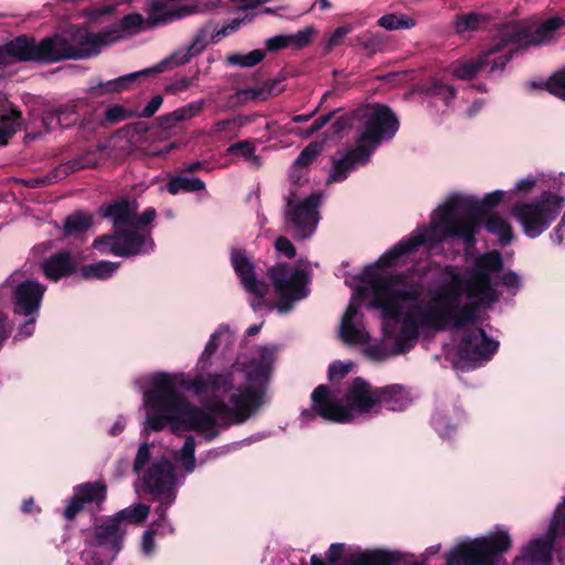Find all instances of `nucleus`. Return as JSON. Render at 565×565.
I'll list each match as a JSON object with an SVG mask.
<instances>
[{
  "label": "nucleus",
  "mask_w": 565,
  "mask_h": 565,
  "mask_svg": "<svg viewBox=\"0 0 565 565\" xmlns=\"http://www.w3.org/2000/svg\"><path fill=\"white\" fill-rule=\"evenodd\" d=\"M322 201L320 192H312L309 195L291 189L287 196L285 212L286 224L296 238H309L316 231L320 216L319 206Z\"/></svg>",
  "instance_id": "obj_15"
},
{
  "label": "nucleus",
  "mask_w": 565,
  "mask_h": 565,
  "mask_svg": "<svg viewBox=\"0 0 565 565\" xmlns=\"http://www.w3.org/2000/svg\"><path fill=\"white\" fill-rule=\"evenodd\" d=\"M247 121H248V119L246 117H242V116L221 120V121L215 122L210 128L209 134L211 136H218V135L224 134L228 137H234V136H237L238 130L244 125H246Z\"/></svg>",
  "instance_id": "obj_38"
},
{
  "label": "nucleus",
  "mask_w": 565,
  "mask_h": 565,
  "mask_svg": "<svg viewBox=\"0 0 565 565\" xmlns=\"http://www.w3.org/2000/svg\"><path fill=\"white\" fill-rule=\"evenodd\" d=\"M238 95H239V98L244 102L255 100V99L265 100L264 93L262 92L260 86L243 89L238 93Z\"/></svg>",
  "instance_id": "obj_59"
},
{
  "label": "nucleus",
  "mask_w": 565,
  "mask_h": 565,
  "mask_svg": "<svg viewBox=\"0 0 565 565\" xmlns=\"http://www.w3.org/2000/svg\"><path fill=\"white\" fill-rule=\"evenodd\" d=\"M20 61L45 62L43 42H35L26 36H20L0 46V66Z\"/></svg>",
  "instance_id": "obj_20"
},
{
  "label": "nucleus",
  "mask_w": 565,
  "mask_h": 565,
  "mask_svg": "<svg viewBox=\"0 0 565 565\" xmlns=\"http://www.w3.org/2000/svg\"><path fill=\"white\" fill-rule=\"evenodd\" d=\"M381 391V409L386 408L392 412H401L406 409L413 403V395L402 385H388L380 387Z\"/></svg>",
  "instance_id": "obj_27"
},
{
  "label": "nucleus",
  "mask_w": 565,
  "mask_h": 565,
  "mask_svg": "<svg viewBox=\"0 0 565 565\" xmlns=\"http://www.w3.org/2000/svg\"><path fill=\"white\" fill-rule=\"evenodd\" d=\"M377 24L387 31L405 30L415 26L416 20L413 17L402 13H388L381 17Z\"/></svg>",
  "instance_id": "obj_37"
},
{
  "label": "nucleus",
  "mask_w": 565,
  "mask_h": 565,
  "mask_svg": "<svg viewBox=\"0 0 565 565\" xmlns=\"http://www.w3.org/2000/svg\"><path fill=\"white\" fill-rule=\"evenodd\" d=\"M134 471L145 491L159 501L156 513L164 516L177 499V489L183 483L184 475L179 473L170 455L156 443L139 445L134 459Z\"/></svg>",
  "instance_id": "obj_8"
},
{
  "label": "nucleus",
  "mask_w": 565,
  "mask_h": 565,
  "mask_svg": "<svg viewBox=\"0 0 565 565\" xmlns=\"http://www.w3.org/2000/svg\"><path fill=\"white\" fill-rule=\"evenodd\" d=\"M513 547L510 529L498 524L486 534L463 540L446 555V565H503Z\"/></svg>",
  "instance_id": "obj_10"
},
{
  "label": "nucleus",
  "mask_w": 565,
  "mask_h": 565,
  "mask_svg": "<svg viewBox=\"0 0 565 565\" xmlns=\"http://www.w3.org/2000/svg\"><path fill=\"white\" fill-rule=\"evenodd\" d=\"M196 81V76H180L164 87L167 94H179L188 90Z\"/></svg>",
  "instance_id": "obj_49"
},
{
  "label": "nucleus",
  "mask_w": 565,
  "mask_h": 565,
  "mask_svg": "<svg viewBox=\"0 0 565 565\" xmlns=\"http://www.w3.org/2000/svg\"><path fill=\"white\" fill-rule=\"evenodd\" d=\"M92 226V215L77 212L70 215L64 223V232L68 236L78 235Z\"/></svg>",
  "instance_id": "obj_39"
},
{
  "label": "nucleus",
  "mask_w": 565,
  "mask_h": 565,
  "mask_svg": "<svg viewBox=\"0 0 565 565\" xmlns=\"http://www.w3.org/2000/svg\"><path fill=\"white\" fill-rule=\"evenodd\" d=\"M275 249L278 253H280L289 258L294 257L296 254V249H295L294 245L291 244V242L289 239H287L285 237H278L276 239Z\"/></svg>",
  "instance_id": "obj_56"
},
{
  "label": "nucleus",
  "mask_w": 565,
  "mask_h": 565,
  "mask_svg": "<svg viewBox=\"0 0 565 565\" xmlns=\"http://www.w3.org/2000/svg\"><path fill=\"white\" fill-rule=\"evenodd\" d=\"M373 264L364 267L362 273L354 278L353 292L350 302L341 317L339 337L350 347L364 345L370 342L371 335L364 327L361 305L367 302L372 307L373 286L366 279V271Z\"/></svg>",
  "instance_id": "obj_13"
},
{
  "label": "nucleus",
  "mask_w": 565,
  "mask_h": 565,
  "mask_svg": "<svg viewBox=\"0 0 565 565\" xmlns=\"http://www.w3.org/2000/svg\"><path fill=\"white\" fill-rule=\"evenodd\" d=\"M514 44H518V42L511 39V36H503L501 29L493 43L483 53L489 54L491 52L489 62L486 64V70H488L489 74L494 75L503 71L511 58L512 45Z\"/></svg>",
  "instance_id": "obj_22"
},
{
  "label": "nucleus",
  "mask_w": 565,
  "mask_h": 565,
  "mask_svg": "<svg viewBox=\"0 0 565 565\" xmlns=\"http://www.w3.org/2000/svg\"><path fill=\"white\" fill-rule=\"evenodd\" d=\"M150 23L147 17L140 13H129L125 15L118 24H114L107 28L110 42L116 43L126 38L139 34L147 30H151Z\"/></svg>",
  "instance_id": "obj_23"
},
{
  "label": "nucleus",
  "mask_w": 565,
  "mask_h": 565,
  "mask_svg": "<svg viewBox=\"0 0 565 565\" xmlns=\"http://www.w3.org/2000/svg\"><path fill=\"white\" fill-rule=\"evenodd\" d=\"M353 127L354 145L332 159L328 184L342 182L352 171L365 166L377 147L395 136L399 121L388 107L372 104L354 113Z\"/></svg>",
  "instance_id": "obj_5"
},
{
  "label": "nucleus",
  "mask_w": 565,
  "mask_h": 565,
  "mask_svg": "<svg viewBox=\"0 0 565 565\" xmlns=\"http://www.w3.org/2000/svg\"><path fill=\"white\" fill-rule=\"evenodd\" d=\"M320 151L321 146L318 143H310L301 151L290 169L289 178L292 186L299 185L302 180H306L308 167L313 162Z\"/></svg>",
  "instance_id": "obj_28"
},
{
  "label": "nucleus",
  "mask_w": 565,
  "mask_h": 565,
  "mask_svg": "<svg viewBox=\"0 0 565 565\" xmlns=\"http://www.w3.org/2000/svg\"><path fill=\"white\" fill-rule=\"evenodd\" d=\"M550 524L552 533H561L562 535H565V497L555 507Z\"/></svg>",
  "instance_id": "obj_46"
},
{
  "label": "nucleus",
  "mask_w": 565,
  "mask_h": 565,
  "mask_svg": "<svg viewBox=\"0 0 565 565\" xmlns=\"http://www.w3.org/2000/svg\"><path fill=\"white\" fill-rule=\"evenodd\" d=\"M483 106H484L483 99L475 100L467 110L468 116L472 117V116L477 115L482 109Z\"/></svg>",
  "instance_id": "obj_64"
},
{
  "label": "nucleus",
  "mask_w": 565,
  "mask_h": 565,
  "mask_svg": "<svg viewBox=\"0 0 565 565\" xmlns=\"http://www.w3.org/2000/svg\"><path fill=\"white\" fill-rule=\"evenodd\" d=\"M232 340L230 327L220 326L201 352L192 379L184 372L156 371L135 381L142 395L145 430L169 427L173 434L193 430L211 439L220 426L244 423L265 404L275 345L242 353L230 369L204 377L218 345Z\"/></svg>",
  "instance_id": "obj_1"
},
{
  "label": "nucleus",
  "mask_w": 565,
  "mask_h": 565,
  "mask_svg": "<svg viewBox=\"0 0 565 565\" xmlns=\"http://www.w3.org/2000/svg\"><path fill=\"white\" fill-rule=\"evenodd\" d=\"M265 57L263 50H253L246 54L233 53L226 56V62L231 66L253 67L260 63Z\"/></svg>",
  "instance_id": "obj_40"
},
{
  "label": "nucleus",
  "mask_w": 565,
  "mask_h": 565,
  "mask_svg": "<svg viewBox=\"0 0 565 565\" xmlns=\"http://www.w3.org/2000/svg\"><path fill=\"white\" fill-rule=\"evenodd\" d=\"M227 153L239 154L245 161L254 167L260 164L258 156L255 153V148L249 141H239L227 148Z\"/></svg>",
  "instance_id": "obj_43"
},
{
  "label": "nucleus",
  "mask_w": 565,
  "mask_h": 565,
  "mask_svg": "<svg viewBox=\"0 0 565 565\" xmlns=\"http://www.w3.org/2000/svg\"><path fill=\"white\" fill-rule=\"evenodd\" d=\"M502 285L512 294H516L522 285L521 277L514 271H508L501 277Z\"/></svg>",
  "instance_id": "obj_52"
},
{
  "label": "nucleus",
  "mask_w": 565,
  "mask_h": 565,
  "mask_svg": "<svg viewBox=\"0 0 565 565\" xmlns=\"http://www.w3.org/2000/svg\"><path fill=\"white\" fill-rule=\"evenodd\" d=\"M119 264L108 260H100L94 264L85 265L81 268V275L84 279H108L118 269Z\"/></svg>",
  "instance_id": "obj_34"
},
{
  "label": "nucleus",
  "mask_w": 565,
  "mask_h": 565,
  "mask_svg": "<svg viewBox=\"0 0 565 565\" xmlns=\"http://www.w3.org/2000/svg\"><path fill=\"white\" fill-rule=\"evenodd\" d=\"M459 423L455 422L450 415L436 413L433 416L434 429L441 438H450L457 430Z\"/></svg>",
  "instance_id": "obj_42"
},
{
  "label": "nucleus",
  "mask_w": 565,
  "mask_h": 565,
  "mask_svg": "<svg viewBox=\"0 0 565 565\" xmlns=\"http://www.w3.org/2000/svg\"><path fill=\"white\" fill-rule=\"evenodd\" d=\"M386 250L366 271V279L373 286L372 307L380 312L382 320V342L362 348V353L373 362L408 352L420 334L427 335L426 327H434L441 319L425 317L422 275L412 268L405 273L391 274L388 270L405 265L409 257L395 264L386 257Z\"/></svg>",
  "instance_id": "obj_4"
},
{
  "label": "nucleus",
  "mask_w": 565,
  "mask_h": 565,
  "mask_svg": "<svg viewBox=\"0 0 565 565\" xmlns=\"http://www.w3.org/2000/svg\"><path fill=\"white\" fill-rule=\"evenodd\" d=\"M502 267L499 252L484 253L465 265L440 266L427 289L425 317L441 319L437 326L426 327L427 335L451 331L462 364L477 366L498 351L499 342L486 333L482 323L500 298L497 277Z\"/></svg>",
  "instance_id": "obj_3"
},
{
  "label": "nucleus",
  "mask_w": 565,
  "mask_h": 565,
  "mask_svg": "<svg viewBox=\"0 0 565 565\" xmlns=\"http://www.w3.org/2000/svg\"><path fill=\"white\" fill-rule=\"evenodd\" d=\"M174 531L172 524L164 516L158 515V520L146 530L141 537V553L146 557H151L157 551L154 535L172 534Z\"/></svg>",
  "instance_id": "obj_29"
},
{
  "label": "nucleus",
  "mask_w": 565,
  "mask_h": 565,
  "mask_svg": "<svg viewBox=\"0 0 565 565\" xmlns=\"http://www.w3.org/2000/svg\"><path fill=\"white\" fill-rule=\"evenodd\" d=\"M126 427V420L122 417L116 419V422L111 425L108 433L111 436H117L124 431Z\"/></svg>",
  "instance_id": "obj_62"
},
{
  "label": "nucleus",
  "mask_w": 565,
  "mask_h": 565,
  "mask_svg": "<svg viewBox=\"0 0 565 565\" xmlns=\"http://www.w3.org/2000/svg\"><path fill=\"white\" fill-rule=\"evenodd\" d=\"M545 89L565 100V67L555 72L545 83Z\"/></svg>",
  "instance_id": "obj_44"
},
{
  "label": "nucleus",
  "mask_w": 565,
  "mask_h": 565,
  "mask_svg": "<svg viewBox=\"0 0 565 565\" xmlns=\"http://www.w3.org/2000/svg\"><path fill=\"white\" fill-rule=\"evenodd\" d=\"M328 564L317 555L311 556V565H394L401 554L387 550H362L342 543L331 544L327 552Z\"/></svg>",
  "instance_id": "obj_16"
},
{
  "label": "nucleus",
  "mask_w": 565,
  "mask_h": 565,
  "mask_svg": "<svg viewBox=\"0 0 565 565\" xmlns=\"http://www.w3.org/2000/svg\"><path fill=\"white\" fill-rule=\"evenodd\" d=\"M167 189L171 194L175 195L179 192L203 191L205 189V184L199 178L175 177L169 181Z\"/></svg>",
  "instance_id": "obj_36"
},
{
  "label": "nucleus",
  "mask_w": 565,
  "mask_h": 565,
  "mask_svg": "<svg viewBox=\"0 0 565 565\" xmlns=\"http://www.w3.org/2000/svg\"><path fill=\"white\" fill-rule=\"evenodd\" d=\"M484 228L495 235L502 245H508L513 239V228L509 220L500 214H490L484 220Z\"/></svg>",
  "instance_id": "obj_31"
},
{
  "label": "nucleus",
  "mask_w": 565,
  "mask_h": 565,
  "mask_svg": "<svg viewBox=\"0 0 565 565\" xmlns=\"http://www.w3.org/2000/svg\"><path fill=\"white\" fill-rule=\"evenodd\" d=\"M267 275L278 298L276 308L279 313H288L309 294V277L299 266L277 264L268 269Z\"/></svg>",
  "instance_id": "obj_14"
},
{
  "label": "nucleus",
  "mask_w": 565,
  "mask_h": 565,
  "mask_svg": "<svg viewBox=\"0 0 565 565\" xmlns=\"http://www.w3.org/2000/svg\"><path fill=\"white\" fill-rule=\"evenodd\" d=\"M231 260L244 289L255 297V300L252 301V307L254 310H257L260 308L267 294V285L263 280L256 278L255 266L245 252L241 249L232 250Z\"/></svg>",
  "instance_id": "obj_19"
},
{
  "label": "nucleus",
  "mask_w": 565,
  "mask_h": 565,
  "mask_svg": "<svg viewBox=\"0 0 565 565\" xmlns=\"http://www.w3.org/2000/svg\"><path fill=\"white\" fill-rule=\"evenodd\" d=\"M23 125L21 113L10 107L0 115V146H3Z\"/></svg>",
  "instance_id": "obj_32"
},
{
  "label": "nucleus",
  "mask_w": 565,
  "mask_h": 565,
  "mask_svg": "<svg viewBox=\"0 0 565 565\" xmlns=\"http://www.w3.org/2000/svg\"><path fill=\"white\" fill-rule=\"evenodd\" d=\"M269 51L280 50L290 46L289 35H276L268 39L265 43Z\"/></svg>",
  "instance_id": "obj_57"
},
{
  "label": "nucleus",
  "mask_w": 565,
  "mask_h": 565,
  "mask_svg": "<svg viewBox=\"0 0 565 565\" xmlns=\"http://www.w3.org/2000/svg\"><path fill=\"white\" fill-rule=\"evenodd\" d=\"M563 536L561 533H552L548 523L544 534L534 536L524 543L519 554L513 558L512 565H552L555 541Z\"/></svg>",
  "instance_id": "obj_18"
},
{
  "label": "nucleus",
  "mask_w": 565,
  "mask_h": 565,
  "mask_svg": "<svg viewBox=\"0 0 565 565\" xmlns=\"http://www.w3.org/2000/svg\"><path fill=\"white\" fill-rule=\"evenodd\" d=\"M163 98L161 96H154L147 106L140 113L142 117H151L162 105Z\"/></svg>",
  "instance_id": "obj_60"
},
{
  "label": "nucleus",
  "mask_w": 565,
  "mask_h": 565,
  "mask_svg": "<svg viewBox=\"0 0 565 565\" xmlns=\"http://www.w3.org/2000/svg\"><path fill=\"white\" fill-rule=\"evenodd\" d=\"M490 56L491 52L482 54L476 61H459L451 66V73L458 79L469 81L486 70V64L489 62Z\"/></svg>",
  "instance_id": "obj_30"
},
{
  "label": "nucleus",
  "mask_w": 565,
  "mask_h": 565,
  "mask_svg": "<svg viewBox=\"0 0 565 565\" xmlns=\"http://www.w3.org/2000/svg\"><path fill=\"white\" fill-rule=\"evenodd\" d=\"M354 367V363L351 361L342 362L335 361L329 366V379L331 381L341 380L345 375H348L352 369Z\"/></svg>",
  "instance_id": "obj_48"
},
{
  "label": "nucleus",
  "mask_w": 565,
  "mask_h": 565,
  "mask_svg": "<svg viewBox=\"0 0 565 565\" xmlns=\"http://www.w3.org/2000/svg\"><path fill=\"white\" fill-rule=\"evenodd\" d=\"M312 31L310 29L301 30L295 34L289 35L290 46L297 49L308 45L311 41Z\"/></svg>",
  "instance_id": "obj_54"
},
{
  "label": "nucleus",
  "mask_w": 565,
  "mask_h": 565,
  "mask_svg": "<svg viewBox=\"0 0 565 565\" xmlns=\"http://www.w3.org/2000/svg\"><path fill=\"white\" fill-rule=\"evenodd\" d=\"M103 216L111 220L114 234L97 237L93 247L100 254L130 257L147 254L154 247L149 224L156 218V210L147 209L138 214L135 201H119L102 209Z\"/></svg>",
  "instance_id": "obj_6"
},
{
  "label": "nucleus",
  "mask_w": 565,
  "mask_h": 565,
  "mask_svg": "<svg viewBox=\"0 0 565 565\" xmlns=\"http://www.w3.org/2000/svg\"><path fill=\"white\" fill-rule=\"evenodd\" d=\"M480 22V17L477 14H469L466 17H461L457 20L456 28L457 31L461 34L473 31L478 28Z\"/></svg>",
  "instance_id": "obj_50"
},
{
  "label": "nucleus",
  "mask_w": 565,
  "mask_h": 565,
  "mask_svg": "<svg viewBox=\"0 0 565 565\" xmlns=\"http://www.w3.org/2000/svg\"><path fill=\"white\" fill-rule=\"evenodd\" d=\"M132 114L120 105L111 106L106 111V120L114 124L127 119Z\"/></svg>",
  "instance_id": "obj_51"
},
{
  "label": "nucleus",
  "mask_w": 565,
  "mask_h": 565,
  "mask_svg": "<svg viewBox=\"0 0 565 565\" xmlns=\"http://www.w3.org/2000/svg\"><path fill=\"white\" fill-rule=\"evenodd\" d=\"M243 20L235 19L230 24L225 25L221 30L215 31V34H212L211 38L214 40L217 38V40H221L222 38L235 32L242 24Z\"/></svg>",
  "instance_id": "obj_58"
},
{
  "label": "nucleus",
  "mask_w": 565,
  "mask_h": 565,
  "mask_svg": "<svg viewBox=\"0 0 565 565\" xmlns=\"http://www.w3.org/2000/svg\"><path fill=\"white\" fill-rule=\"evenodd\" d=\"M107 29L90 33L86 28L74 29L66 34H57L42 40L45 63L64 58H87L113 44Z\"/></svg>",
  "instance_id": "obj_12"
},
{
  "label": "nucleus",
  "mask_w": 565,
  "mask_h": 565,
  "mask_svg": "<svg viewBox=\"0 0 565 565\" xmlns=\"http://www.w3.org/2000/svg\"><path fill=\"white\" fill-rule=\"evenodd\" d=\"M262 92L264 93V99H267L271 96H276L284 90L282 81L279 78H274L265 82L262 86Z\"/></svg>",
  "instance_id": "obj_53"
},
{
  "label": "nucleus",
  "mask_w": 565,
  "mask_h": 565,
  "mask_svg": "<svg viewBox=\"0 0 565 565\" xmlns=\"http://www.w3.org/2000/svg\"><path fill=\"white\" fill-rule=\"evenodd\" d=\"M382 43V35L379 33L370 34L367 41L364 43L365 47L376 50Z\"/></svg>",
  "instance_id": "obj_63"
},
{
  "label": "nucleus",
  "mask_w": 565,
  "mask_h": 565,
  "mask_svg": "<svg viewBox=\"0 0 565 565\" xmlns=\"http://www.w3.org/2000/svg\"><path fill=\"white\" fill-rule=\"evenodd\" d=\"M565 25L561 17H550L539 23L518 21L502 26V35L511 36L518 45H541L550 43L558 35V31Z\"/></svg>",
  "instance_id": "obj_17"
},
{
  "label": "nucleus",
  "mask_w": 565,
  "mask_h": 565,
  "mask_svg": "<svg viewBox=\"0 0 565 565\" xmlns=\"http://www.w3.org/2000/svg\"><path fill=\"white\" fill-rule=\"evenodd\" d=\"M107 490L103 482H87L76 486L73 495L64 510V518L73 520L83 509L85 504L94 503L102 505L106 500Z\"/></svg>",
  "instance_id": "obj_21"
},
{
  "label": "nucleus",
  "mask_w": 565,
  "mask_h": 565,
  "mask_svg": "<svg viewBox=\"0 0 565 565\" xmlns=\"http://www.w3.org/2000/svg\"><path fill=\"white\" fill-rule=\"evenodd\" d=\"M563 185L562 175L535 171L519 178L509 191L494 190L483 196L465 192H452L431 212L429 224L416 227L408 236L388 249L385 258L395 264L415 254L425 246L429 254L447 238H459L472 244L479 230L478 215H484L508 199L516 198L510 209L511 216L523 234L531 238L541 236L558 217L565 198L554 191Z\"/></svg>",
  "instance_id": "obj_2"
},
{
  "label": "nucleus",
  "mask_w": 565,
  "mask_h": 565,
  "mask_svg": "<svg viewBox=\"0 0 565 565\" xmlns=\"http://www.w3.org/2000/svg\"><path fill=\"white\" fill-rule=\"evenodd\" d=\"M205 106V99H198L173 110L169 118L174 122L184 121L199 116Z\"/></svg>",
  "instance_id": "obj_41"
},
{
  "label": "nucleus",
  "mask_w": 565,
  "mask_h": 565,
  "mask_svg": "<svg viewBox=\"0 0 565 565\" xmlns=\"http://www.w3.org/2000/svg\"><path fill=\"white\" fill-rule=\"evenodd\" d=\"M428 94L431 98L441 100L446 106H449L450 100L455 97V89L452 86L437 81L430 86Z\"/></svg>",
  "instance_id": "obj_45"
},
{
  "label": "nucleus",
  "mask_w": 565,
  "mask_h": 565,
  "mask_svg": "<svg viewBox=\"0 0 565 565\" xmlns=\"http://www.w3.org/2000/svg\"><path fill=\"white\" fill-rule=\"evenodd\" d=\"M353 30V26L351 24H347V25H343V26H340L338 28L337 30H334L329 39H328V42H327V45L329 47H333V46H337L339 45L343 39Z\"/></svg>",
  "instance_id": "obj_55"
},
{
  "label": "nucleus",
  "mask_w": 565,
  "mask_h": 565,
  "mask_svg": "<svg viewBox=\"0 0 565 565\" xmlns=\"http://www.w3.org/2000/svg\"><path fill=\"white\" fill-rule=\"evenodd\" d=\"M212 34H215V31H211L209 25L203 26L184 51H179L163 60L168 61V68L188 63L192 57L203 52L209 43L218 42L217 38L212 40Z\"/></svg>",
  "instance_id": "obj_24"
},
{
  "label": "nucleus",
  "mask_w": 565,
  "mask_h": 565,
  "mask_svg": "<svg viewBox=\"0 0 565 565\" xmlns=\"http://www.w3.org/2000/svg\"><path fill=\"white\" fill-rule=\"evenodd\" d=\"M78 115L73 107H62L53 111H47L43 116V125L47 130H53L55 127H68L75 124Z\"/></svg>",
  "instance_id": "obj_33"
},
{
  "label": "nucleus",
  "mask_w": 565,
  "mask_h": 565,
  "mask_svg": "<svg viewBox=\"0 0 565 565\" xmlns=\"http://www.w3.org/2000/svg\"><path fill=\"white\" fill-rule=\"evenodd\" d=\"M46 287L17 270L0 285V302L12 301L15 316L25 318L18 328L15 339L31 337L35 330L39 311Z\"/></svg>",
  "instance_id": "obj_11"
},
{
  "label": "nucleus",
  "mask_w": 565,
  "mask_h": 565,
  "mask_svg": "<svg viewBox=\"0 0 565 565\" xmlns=\"http://www.w3.org/2000/svg\"><path fill=\"white\" fill-rule=\"evenodd\" d=\"M41 268L46 278L57 281L63 277L70 276L77 268V263L67 252H61L46 258Z\"/></svg>",
  "instance_id": "obj_25"
},
{
  "label": "nucleus",
  "mask_w": 565,
  "mask_h": 565,
  "mask_svg": "<svg viewBox=\"0 0 565 565\" xmlns=\"http://www.w3.org/2000/svg\"><path fill=\"white\" fill-rule=\"evenodd\" d=\"M11 323L8 319V317L3 313H0V348L4 343V341L8 339L10 332H11Z\"/></svg>",
  "instance_id": "obj_61"
},
{
  "label": "nucleus",
  "mask_w": 565,
  "mask_h": 565,
  "mask_svg": "<svg viewBox=\"0 0 565 565\" xmlns=\"http://www.w3.org/2000/svg\"><path fill=\"white\" fill-rule=\"evenodd\" d=\"M311 399L316 415L340 424L381 413L380 387L372 386L361 377L354 379L339 390L320 385L313 391Z\"/></svg>",
  "instance_id": "obj_7"
},
{
  "label": "nucleus",
  "mask_w": 565,
  "mask_h": 565,
  "mask_svg": "<svg viewBox=\"0 0 565 565\" xmlns=\"http://www.w3.org/2000/svg\"><path fill=\"white\" fill-rule=\"evenodd\" d=\"M195 440L192 436H188L183 443L182 448L173 454L175 461H178L185 473H191L195 468Z\"/></svg>",
  "instance_id": "obj_35"
},
{
  "label": "nucleus",
  "mask_w": 565,
  "mask_h": 565,
  "mask_svg": "<svg viewBox=\"0 0 565 565\" xmlns=\"http://www.w3.org/2000/svg\"><path fill=\"white\" fill-rule=\"evenodd\" d=\"M168 70V61H161L154 66L119 76L99 85L103 93H119L127 89L138 78L147 77L150 74H159Z\"/></svg>",
  "instance_id": "obj_26"
},
{
  "label": "nucleus",
  "mask_w": 565,
  "mask_h": 565,
  "mask_svg": "<svg viewBox=\"0 0 565 565\" xmlns=\"http://www.w3.org/2000/svg\"><path fill=\"white\" fill-rule=\"evenodd\" d=\"M149 513V505L136 503L95 525L93 536L81 553L84 565H109L122 548L127 526L142 524Z\"/></svg>",
  "instance_id": "obj_9"
},
{
  "label": "nucleus",
  "mask_w": 565,
  "mask_h": 565,
  "mask_svg": "<svg viewBox=\"0 0 565 565\" xmlns=\"http://www.w3.org/2000/svg\"><path fill=\"white\" fill-rule=\"evenodd\" d=\"M102 159V150L95 149L85 152L82 157L72 163L73 170L88 169L96 167Z\"/></svg>",
  "instance_id": "obj_47"
}]
</instances>
